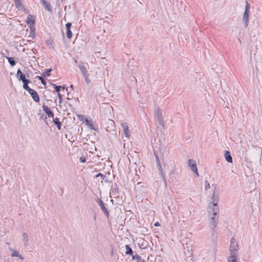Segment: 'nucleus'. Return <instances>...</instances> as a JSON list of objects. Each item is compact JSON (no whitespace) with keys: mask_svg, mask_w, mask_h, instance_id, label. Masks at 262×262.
I'll return each mask as SVG.
<instances>
[{"mask_svg":"<svg viewBox=\"0 0 262 262\" xmlns=\"http://www.w3.org/2000/svg\"><path fill=\"white\" fill-rule=\"evenodd\" d=\"M97 203L99 205L101 208V209L103 212L105 216L108 217L109 216V211L105 207V204L103 203L101 198H98L96 200Z\"/></svg>","mask_w":262,"mask_h":262,"instance_id":"obj_1","label":"nucleus"},{"mask_svg":"<svg viewBox=\"0 0 262 262\" xmlns=\"http://www.w3.org/2000/svg\"><path fill=\"white\" fill-rule=\"evenodd\" d=\"M188 166L190 168L191 170L194 172L196 175L198 177L199 173L198 171L196 162L192 159H189L188 160Z\"/></svg>","mask_w":262,"mask_h":262,"instance_id":"obj_2","label":"nucleus"},{"mask_svg":"<svg viewBox=\"0 0 262 262\" xmlns=\"http://www.w3.org/2000/svg\"><path fill=\"white\" fill-rule=\"evenodd\" d=\"M162 115V114L161 111L159 108H158L156 110L155 118H157V120L158 121L159 124L162 126L163 128H164V121Z\"/></svg>","mask_w":262,"mask_h":262,"instance_id":"obj_3","label":"nucleus"},{"mask_svg":"<svg viewBox=\"0 0 262 262\" xmlns=\"http://www.w3.org/2000/svg\"><path fill=\"white\" fill-rule=\"evenodd\" d=\"M155 157H156V163H157V165L158 166V170L160 172L161 177L163 178L164 181H165V184H166V180L165 178L164 174L163 173V172L162 171V166L160 164V159H159L158 155L156 154L155 153Z\"/></svg>","mask_w":262,"mask_h":262,"instance_id":"obj_4","label":"nucleus"},{"mask_svg":"<svg viewBox=\"0 0 262 262\" xmlns=\"http://www.w3.org/2000/svg\"><path fill=\"white\" fill-rule=\"evenodd\" d=\"M218 217H216V216H213L211 217L209 224L210 227L212 230V232H214V228H215L218 222Z\"/></svg>","mask_w":262,"mask_h":262,"instance_id":"obj_5","label":"nucleus"},{"mask_svg":"<svg viewBox=\"0 0 262 262\" xmlns=\"http://www.w3.org/2000/svg\"><path fill=\"white\" fill-rule=\"evenodd\" d=\"M28 93L30 94V95L32 96V99L33 100L36 102H39L40 101V98L39 97V96L37 93V92L32 89L30 90V92H28Z\"/></svg>","mask_w":262,"mask_h":262,"instance_id":"obj_6","label":"nucleus"},{"mask_svg":"<svg viewBox=\"0 0 262 262\" xmlns=\"http://www.w3.org/2000/svg\"><path fill=\"white\" fill-rule=\"evenodd\" d=\"M249 10H245V12L243 15V19L244 22L245 27L247 28L249 24Z\"/></svg>","mask_w":262,"mask_h":262,"instance_id":"obj_7","label":"nucleus"},{"mask_svg":"<svg viewBox=\"0 0 262 262\" xmlns=\"http://www.w3.org/2000/svg\"><path fill=\"white\" fill-rule=\"evenodd\" d=\"M40 1L45 10L52 13V8L49 3L46 0H40Z\"/></svg>","mask_w":262,"mask_h":262,"instance_id":"obj_8","label":"nucleus"},{"mask_svg":"<svg viewBox=\"0 0 262 262\" xmlns=\"http://www.w3.org/2000/svg\"><path fill=\"white\" fill-rule=\"evenodd\" d=\"M78 67L80 69V70L82 75H84L89 74L88 71L87 70V68L85 66L83 62H80L78 64Z\"/></svg>","mask_w":262,"mask_h":262,"instance_id":"obj_9","label":"nucleus"},{"mask_svg":"<svg viewBox=\"0 0 262 262\" xmlns=\"http://www.w3.org/2000/svg\"><path fill=\"white\" fill-rule=\"evenodd\" d=\"M42 108L43 111L47 114L49 117H51L53 118L54 116V113L52 111L50 110V109L47 105L43 104L42 106Z\"/></svg>","mask_w":262,"mask_h":262,"instance_id":"obj_10","label":"nucleus"},{"mask_svg":"<svg viewBox=\"0 0 262 262\" xmlns=\"http://www.w3.org/2000/svg\"><path fill=\"white\" fill-rule=\"evenodd\" d=\"M230 253V256L228 258V262H237V252L233 251Z\"/></svg>","mask_w":262,"mask_h":262,"instance_id":"obj_11","label":"nucleus"},{"mask_svg":"<svg viewBox=\"0 0 262 262\" xmlns=\"http://www.w3.org/2000/svg\"><path fill=\"white\" fill-rule=\"evenodd\" d=\"M26 23L28 25H30V26L34 27L35 21L33 19V16L31 14L28 15Z\"/></svg>","mask_w":262,"mask_h":262,"instance_id":"obj_12","label":"nucleus"},{"mask_svg":"<svg viewBox=\"0 0 262 262\" xmlns=\"http://www.w3.org/2000/svg\"><path fill=\"white\" fill-rule=\"evenodd\" d=\"M121 127L123 130L124 133L126 137L128 136V126L126 123H122L121 124Z\"/></svg>","mask_w":262,"mask_h":262,"instance_id":"obj_13","label":"nucleus"},{"mask_svg":"<svg viewBox=\"0 0 262 262\" xmlns=\"http://www.w3.org/2000/svg\"><path fill=\"white\" fill-rule=\"evenodd\" d=\"M16 76L19 81H21L22 80L26 78L25 75L21 72L20 69H18L17 70Z\"/></svg>","mask_w":262,"mask_h":262,"instance_id":"obj_14","label":"nucleus"},{"mask_svg":"<svg viewBox=\"0 0 262 262\" xmlns=\"http://www.w3.org/2000/svg\"><path fill=\"white\" fill-rule=\"evenodd\" d=\"M224 157H225L226 160L228 162L232 163V162H233L232 158L231 156L230 155V152L229 151H228V150L225 151V152L224 154Z\"/></svg>","mask_w":262,"mask_h":262,"instance_id":"obj_15","label":"nucleus"},{"mask_svg":"<svg viewBox=\"0 0 262 262\" xmlns=\"http://www.w3.org/2000/svg\"><path fill=\"white\" fill-rule=\"evenodd\" d=\"M209 208L211 210L209 211V212L210 213H212L213 216H216V215L217 214V213L219 211V208L218 207H212L211 206H210Z\"/></svg>","mask_w":262,"mask_h":262,"instance_id":"obj_16","label":"nucleus"},{"mask_svg":"<svg viewBox=\"0 0 262 262\" xmlns=\"http://www.w3.org/2000/svg\"><path fill=\"white\" fill-rule=\"evenodd\" d=\"M112 192L114 195H118L119 193V189L116 183H114L113 185Z\"/></svg>","mask_w":262,"mask_h":262,"instance_id":"obj_17","label":"nucleus"},{"mask_svg":"<svg viewBox=\"0 0 262 262\" xmlns=\"http://www.w3.org/2000/svg\"><path fill=\"white\" fill-rule=\"evenodd\" d=\"M3 56L4 57V56ZM5 57L8 59L9 63L11 66L13 67L16 64V62L13 57L7 56H5Z\"/></svg>","mask_w":262,"mask_h":262,"instance_id":"obj_18","label":"nucleus"},{"mask_svg":"<svg viewBox=\"0 0 262 262\" xmlns=\"http://www.w3.org/2000/svg\"><path fill=\"white\" fill-rule=\"evenodd\" d=\"M238 247V245L236 242L235 243H233L232 244H230V252L233 251L237 252Z\"/></svg>","mask_w":262,"mask_h":262,"instance_id":"obj_19","label":"nucleus"},{"mask_svg":"<svg viewBox=\"0 0 262 262\" xmlns=\"http://www.w3.org/2000/svg\"><path fill=\"white\" fill-rule=\"evenodd\" d=\"M30 34L29 37L32 39H33L35 37V27L30 26Z\"/></svg>","mask_w":262,"mask_h":262,"instance_id":"obj_20","label":"nucleus"},{"mask_svg":"<svg viewBox=\"0 0 262 262\" xmlns=\"http://www.w3.org/2000/svg\"><path fill=\"white\" fill-rule=\"evenodd\" d=\"M85 122H86V124L89 126V127L90 129L96 130V129L94 127L92 122L91 120H89L88 119H85Z\"/></svg>","mask_w":262,"mask_h":262,"instance_id":"obj_21","label":"nucleus"},{"mask_svg":"<svg viewBox=\"0 0 262 262\" xmlns=\"http://www.w3.org/2000/svg\"><path fill=\"white\" fill-rule=\"evenodd\" d=\"M125 249H126L125 254L126 255H133V250H132V248L129 247V245H125Z\"/></svg>","mask_w":262,"mask_h":262,"instance_id":"obj_22","label":"nucleus"},{"mask_svg":"<svg viewBox=\"0 0 262 262\" xmlns=\"http://www.w3.org/2000/svg\"><path fill=\"white\" fill-rule=\"evenodd\" d=\"M23 241L24 242V245L27 246L28 245V235L26 233H23Z\"/></svg>","mask_w":262,"mask_h":262,"instance_id":"obj_23","label":"nucleus"},{"mask_svg":"<svg viewBox=\"0 0 262 262\" xmlns=\"http://www.w3.org/2000/svg\"><path fill=\"white\" fill-rule=\"evenodd\" d=\"M52 85L53 88L55 90V91L57 92V93H59L60 90L61 88H62L63 90L64 89V86L61 85H56L55 84L52 83Z\"/></svg>","mask_w":262,"mask_h":262,"instance_id":"obj_24","label":"nucleus"},{"mask_svg":"<svg viewBox=\"0 0 262 262\" xmlns=\"http://www.w3.org/2000/svg\"><path fill=\"white\" fill-rule=\"evenodd\" d=\"M16 8L19 9L21 7H24L21 4V0H13Z\"/></svg>","mask_w":262,"mask_h":262,"instance_id":"obj_25","label":"nucleus"},{"mask_svg":"<svg viewBox=\"0 0 262 262\" xmlns=\"http://www.w3.org/2000/svg\"><path fill=\"white\" fill-rule=\"evenodd\" d=\"M52 71V69H48L45 70V71L42 73V75L45 77H49L50 76V73Z\"/></svg>","mask_w":262,"mask_h":262,"instance_id":"obj_26","label":"nucleus"},{"mask_svg":"<svg viewBox=\"0 0 262 262\" xmlns=\"http://www.w3.org/2000/svg\"><path fill=\"white\" fill-rule=\"evenodd\" d=\"M132 255V260H140L141 259V256H140L138 254L136 253L135 255Z\"/></svg>","mask_w":262,"mask_h":262,"instance_id":"obj_27","label":"nucleus"},{"mask_svg":"<svg viewBox=\"0 0 262 262\" xmlns=\"http://www.w3.org/2000/svg\"><path fill=\"white\" fill-rule=\"evenodd\" d=\"M72 35H73L72 32L71 31V30L69 29H68V30H67L66 36H67V38L69 39H71L72 37Z\"/></svg>","mask_w":262,"mask_h":262,"instance_id":"obj_28","label":"nucleus"},{"mask_svg":"<svg viewBox=\"0 0 262 262\" xmlns=\"http://www.w3.org/2000/svg\"><path fill=\"white\" fill-rule=\"evenodd\" d=\"M37 78H38V80H40L41 83L43 85H46V81L45 80V79L43 78L42 76H37Z\"/></svg>","mask_w":262,"mask_h":262,"instance_id":"obj_29","label":"nucleus"},{"mask_svg":"<svg viewBox=\"0 0 262 262\" xmlns=\"http://www.w3.org/2000/svg\"><path fill=\"white\" fill-rule=\"evenodd\" d=\"M84 78V79H85V81L86 82V83L87 84H89L90 82H91V80L89 78V74H86V75H83Z\"/></svg>","mask_w":262,"mask_h":262,"instance_id":"obj_30","label":"nucleus"},{"mask_svg":"<svg viewBox=\"0 0 262 262\" xmlns=\"http://www.w3.org/2000/svg\"><path fill=\"white\" fill-rule=\"evenodd\" d=\"M12 253L11 254V256L12 257H18L20 256V254L19 253V252L17 251L12 250Z\"/></svg>","mask_w":262,"mask_h":262,"instance_id":"obj_31","label":"nucleus"},{"mask_svg":"<svg viewBox=\"0 0 262 262\" xmlns=\"http://www.w3.org/2000/svg\"><path fill=\"white\" fill-rule=\"evenodd\" d=\"M23 88L26 90L27 91L30 92V90H32V89H31L29 86L28 84H23Z\"/></svg>","mask_w":262,"mask_h":262,"instance_id":"obj_32","label":"nucleus"},{"mask_svg":"<svg viewBox=\"0 0 262 262\" xmlns=\"http://www.w3.org/2000/svg\"><path fill=\"white\" fill-rule=\"evenodd\" d=\"M212 199L213 200V201H214V202H217V200H218V196L215 195L214 192L213 193L212 195Z\"/></svg>","mask_w":262,"mask_h":262,"instance_id":"obj_33","label":"nucleus"},{"mask_svg":"<svg viewBox=\"0 0 262 262\" xmlns=\"http://www.w3.org/2000/svg\"><path fill=\"white\" fill-rule=\"evenodd\" d=\"M23 82V84H28L29 83H31V81L29 80V79H26V78H24L23 80H21Z\"/></svg>","mask_w":262,"mask_h":262,"instance_id":"obj_34","label":"nucleus"},{"mask_svg":"<svg viewBox=\"0 0 262 262\" xmlns=\"http://www.w3.org/2000/svg\"><path fill=\"white\" fill-rule=\"evenodd\" d=\"M250 3L247 1L246 3V6H245V10H249L250 11Z\"/></svg>","mask_w":262,"mask_h":262,"instance_id":"obj_35","label":"nucleus"},{"mask_svg":"<svg viewBox=\"0 0 262 262\" xmlns=\"http://www.w3.org/2000/svg\"><path fill=\"white\" fill-rule=\"evenodd\" d=\"M205 190H208V189L210 188V184H209V182L206 180L205 181Z\"/></svg>","mask_w":262,"mask_h":262,"instance_id":"obj_36","label":"nucleus"},{"mask_svg":"<svg viewBox=\"0 0 262 262\" xmlns=\"http://www.w3.org/2000/svg\"><path fill=\"white\" fill-rule=\"evenodd\" d=\"M53 122L56 125L60 122L59 118L56 117L55 118H53Z\"/></svg>","mask_w":262,"mask_h":262,"instance_id":"obj_37","label":"nucleus"},{"mask_svg":"<svg viewBox=\"0 0 262 262\" xmlns=\"http://www.w3.org/2000/svg\"><path fill=\"white\" fill-rule=\"evenodd\" d=\"M99 177H101L102 179V180H104V178L106 177V176L103 174H102L101 173H98V174H97L96 175V177L98 178Z\"/></svg>","mask_w":262,"mask_h":262,"instance_id":"obj_38","label":"nucleus"},{"mask_svg":"<svg viewBox=\"0 0 262 262\" xmlns=\"http://www.w3.org/2000/svg\"><path fill=\"white\" fill-rule=\"evenodd\" d=\"M80 161L81 163H84L86 162V158L85 156H82L80 158Z\"/></svg>","mask_w":262,"mask_h":262,"instance_id":"obj_39","label":"nucleus"},{"mask_svg":"<svg viewBox=\"0 0 262 262\" xmlns=\"http://www.w3.org/2000/svg\"><path fill=\"white\" fill-rule=\"evenodd\" d=\"M71 26H72V24L71 23H67L66 24V27L67 30H68V28H69V29H70Z\"/></svg>","mask_w":262,"mask_h":262,"instance_id":"obj_40","label":"nucleus"},{"mask_svg":"<svg viewBox=\"0 0 262 262\" xmlns=\"http://www.w3.org/2000/svg\"><path fill=\"white\" fill-rule=\"evenodd\" d=\"M58 97L59 98V103L60 104L62 102V95L60 93H58Z\"/></svg>","mask_w":262,"mask_h":262,"instance_id":"obj_41","label":"nucleus"},{"mask_svg":"<svg viewBox=\"0 0 262 262\" xmlns=\"http://www.w3.org/2000/svg\"><path fill=\"white\" fill-rule=\"evenodd\" d=\"M56 126H57V127L58 130H60L61 129V126H62V124H61V122H60L58 124H56Z\"/></svg>","mask_w":262,"mask_h":262,"instance_id":"obj_42","label":"nucleus"},{"mask_svg":"<svg viewBox=\"0 0 262 262\" xmlns=\"http://www.w3.org/2000/svg\"><path fill=\"white\" fill-rule=\"evenodd\" d=\"M212 207H217V202H214V201H212Z\"/></svg>","mask_w":262,"mask_h":262,"instance_id":"obj_43","label":"nucleus"},{"mask_svg":"<svg viewBox=\"0 0 262 262\" xmlns=\"http://www.w3.org/2000/svg\"><path fill=\"white\" fill-rule=\"evenodd\" d=\"M236 243V240L234 239V237H232L231 239V244H232L233 243Z\"/></svg>","mask_w":262,"mask_h":262,"instance_id":"obj_44","label":"nucleus"},{"mask_svg":"<svg viewBox=\"0 0 262 262\" xmlns=\"http://www.w3.org/2000/svg\"><path fill=\"white\" fill-rule=\"evenodd\" d=\"M154 226L155 227H158V226H160V224L159 222H156L155 224H154Z\"/></svg>","mask_w":262,"mask_h":262,"instance_id":"obj_45","label":"nucleus"},{"mask_svg":"<svg viewBox=\"0 0 262 262\" xmlns=\"http://www.w3.org/2000/svg\"><path fill=\"white\" fill-rule=\"evenodd\" d=\"M44 122L46 123V124L48 125V122H47V117L46 116L44 119Z\"/></svg>","mask_w":262,"mask_h":262,"instance_id":"obj_46","label":"nucleus"},{"mask_svg":"<svg viewBox=\"0 0 262 262\" xmlns=\"http://www.w3.org/2000/svg\"><path fill=\"white\" fill-rule=\"evenodd\" d=\"M47 43L48 46H49V45H51L52 46V42L50 41H49V40L47 41Z\"/></svg>","mask_w":262,"mask_h":262,"instance_id":"obj_47","label":"nucleus"},{"mask_svg":"<svg viewBox=\"0 0 262 262\" xmlns=\"http://www.w3.org/2000/svg\"><path fill=\"white\" fill-rule=\"evenodd\" d=\"M78 117L79 119L82 118V117H84V116L82 115H78Z\"/></svg>","mask_w":262,"mask_h":262,"instance_id":"obj_48","label":"nucleus"},{"mask_svg":"<svg viewBox=\"0 0 262 262\" xmlns=\"http://www.w3.org/2000/svg\"><path fill=\"white\" fill-rule=\"evenodd\" d=\"M18 257H19L21 259H24V257L21 255H20V256H18Z\"/></svg>","mask_w":262,"mask_h":262,"instance_id":"obj_49","label":"nucleus"},{"mask_svg":"<svg viewBox=\"0 0 262 262\" xmlns=\"http://www.w3.org/2000/svg\"><path fill=\"white\" fill-rule=\"evenodd\" d=\"M104 105H105V106H106L107 107V108H108V110H109V109H110V108L111 107V106H110V105H106V104H105Z\"/></svg>","mask_w":262,"mask_h":262,"instance_id":"obj_50","label":"nucleus"},{"mask_svg":"<svg viewBox=\"0 0 262 262\" xmlns=\"http://www.w3.org/2000/svg\"><path fill=\"white\" fill-rule=\"evenodd\" d=\"M70 88H71L72 90H73V84H71V85H70Z\"/></svg>","mask_w":262,"mask_h":262,"instance_id":"obj_51","label":"nucleus"},{"mask_svg":"<svg viewBox=\"0 0 262 262\" xmlns=\"http://www.w3.org/2000/svg\"><path fill=\"white\" fill-rule=\"evenodd\" d=\"M74 61H75V63H77V59H75Z\"/></svg>","mask_w":262,"mask_h":262,"instance_id":"obj_52","label":"nucleus"},{"mask_svg":"<svg viewBox=\"0 0 262 262\" xmlns=\"http://www.w3.org/2000/svg\"><path fill=\"white\" fill-rule=\"evenodd\" d=\"M94 220H96V214H95V216H94Z\"/></svg>","mask_w":262,"mask_h":262,"instance_id":"obj_53","label":"nucleus"},{"mask_svg":"<svg viewBox=\"0 0 262 262\" xmlns=\"http://www.w3.org/2000/svg\"><path fill=\"white\" fill-rule=\"evenodd\" d=\"M111 254H112V255H113V250L111 251Z\"/></svg>","mask_w":262,"mask_h":262,"instance_id":"obj_54","label":"nucleus"},{"mask_svg":"<svg viewBox=\"0 0 262 262\" xmlns=\"http://www.w3.org/2000/svg\"><path fill=\"white\" fill-rule=\"evenodd\" d=\"M141 262H145V261L144 260H142V261Z\"/></svg>","mask_w":262,"mask_h":262,"instance_id":"obj_55","label":"nucleus"},{"mask_svg":"<svg viewBox=\"0 0 262 262\" xmlns=\"http://www.w3.org/2000/svg\"><path fill=\"white\" fill-rule=\"evenodd\" d=\"M67 99L68 100H70V99H71L70 98H68V97Z\"/></svg>","mask_w":262,"mask_h":262,"instance_id":"obj_56","label":"nucleus"}]
</instances>
